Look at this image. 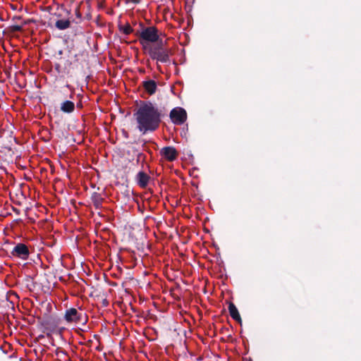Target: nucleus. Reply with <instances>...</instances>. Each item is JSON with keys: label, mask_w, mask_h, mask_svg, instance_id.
I'll return each mask as SVG.
<instances>
[{"label": "nucleus", "mask_w": 361, "mask_h": 361, "mask_svg": "<svg viewBox=\"0 0 361 361\" xmlns=\"http://www.w3.org/2000/svg\"><path fill=\"white\" fill-rule=\"evenodd\" d=\"M137 129L142 135L155 131L161 123V113L151 102L141 104L134 113Z\"/></svg>", "instance_id": "obj_1"}, {"label": "nucleus", "mask_w": 361, "mask_h": 361, "mask_svg": "<svg viewBox=\"0 0 361 361\" xmlns=\"http://www.w3.org/2000/svg\"><path fill=\"white\" fill-rule=\"evenodd\" d=\"M142 46L152 59L161 63L169 62V50L163 47L162 41L155 45L145 44L142 42Z\"/></svg>", "instance_id": "obj_2"}, {"label": "nucleus", "mask_w": 361, "mask_h": 361, "mask_svg": "<svg viewBox=\"0 0 361 361\" xmlns=\"http://www.w3.org/2000/svg\"><path fill=\"white\" fill-rule=\"evenodd\" d=\"M159 39L158 30L155 27L151 26L143 28L140 32V43L149 44V42H156Z\"/></svg>", "instance_id": "obj_3"}, {"label": "nucleus", "mask_w": 361, "mask_h": 361, "mask_svg": "<svg viewBox=\"0 0 361 361\" xmlns=\"http://www.w3.org/2000/svg\"><path fill=\"white\" fill-rule=\"evenodd\" d=\"M171 121L176 125L183 124L187 119V114L184 109L176 107L170 112Z\"/></svg>", "instance_id": "obj_4"}, {"label": "nucleus", "mask_w": 361, "mask_h": 361, "mask_svg": "<svg viewBox=\"0 0 361 361\" xmlns=\"http://www.w3.org/2000/svg\"><path fill=\"white\" fill-rule=\"evenodd\" d=\"M11 254L13 257L27 260L29 257L30 252L27 245L23 243H18L12 250Z\"/></svg>", "instance_id": "obj_5"}, {"label": "nucleus", "mask_w": 361, "mask_h": 361, "mask_svg": "<svg viewBox=\"0 0 361 361\" xmlns=\"http://www.w3.org/2000/svg\"><path fill=\"white\" fill-rule=\"evenodd\" d=\"M161 155L168 161H172L177 157L178 153L173 147H165L160 151Z\"/></svg>", "instance_id": "obj_6"}, {"label": "nucleus", "mask_w": 361, "mask_h": 361, "mask_svg": "<svg viewBox=\"0 0 361 361\" xmlns=\"http://www.w3.org/2000/svg\"><path fill=\"white\" fill-rule=\"evenodd\" d=\"M64 318L68 322H76L80 320V314L76 309L71 308L66 311Z\"/></svg>", "instance_id": "obj_7"}, {"label": "nucleus", "mask_w": 361, "mask_h": 361, "mask_svg": "<svg viewBox=\"0 0 361 361\" xmlns=\"http://www.w3.org/2000/svg\"><path fill=\"white\" fill-rule=\"evenodd\" d=\"M149 179V176L143 171L138 172L136 176L137 184L142 188H145L147 185Z\"/></svg>", "instance_id": "obj_8"}, {"label": "nucleus", "mask_w": 361, "mask_h": 361, "mask_svg": "<svg viewBox=\"0 0 361 361\" xmlns=\"http://www.w3.org/2000/svg\"><path fill=\"white\" fill-rule=\"evenodd\" d=\"M228 311H229L231 317L233 319H235V321L238 322L239 323L242 322V320H241L240 314L238 312V310L237 307H235V305L233 303H232V302L229 303V305H228Z\"/></svg>", "instance_id": "obj_9"}, {"label": "nucleus", "mask_w": 361, "mask_h": 361, "mask_svg": "<svg viewBox=\"0 0 361 361\" xmlns=\"http://www.w3.org/2000/svg\"><path fill=\"white\" fill-rule=\"evenodd\" d=\"M61 111L64 113H72L74 111L75 109V104L73 102H71L69 100H66L61 103Z\"/></svg>", "instance_id": "obj_10"}, {"label": "nucleus", "mask_w": 361, "mask_h": 361, "mask_svg": "<svg viewBox=\"0 0 361 361\" xmlns=\"http://www.w3.org/2000/svg\"><path fill=\"white\" fill-rule=\"evenodd\" d=\"M55 26L59 30L68 29L71 26V20L69 19L58 20L55 23Z\"/></svg>", "instance_id": "obj_11"}, {"label": "nucleus", "mask_w": 361, "mask_h": 361, "mask_svg": "<svg viewBox=\"0 0 361 361\" xmlns=\"http://www.w3.org/2000/svg\"><path fill=\"white\" fill-rule=\"evenodd\" d=\"M144 87L149 94H153L157 90V84L154 80H150L144 82Z\"/></svg>", "instance_id": "obj_12"}, {"label": "nucleus", "mask_w": 361, "mask_h": 361, "mask_svg": "<svg viewBox=\"0 0 361 361\" xmlns=\"http://www.w3.org/2000/svg\"><path fill=\"white\" fill-rule=\"evenodd\" d=\"M91 200L96 207V209H99L102 207V203L103 201V198L101 197V195L97 192H94L92 195Z\"/></svg>", "instance_id": "obj_13"}, {"label": "nucleus", "mask_w": 361, "mask_h": 361, "mask_svg": "<svg viewBox=\"0 0 361 361\" xmlns=\"http://www.w3.org/2000/svg\"><path fill=\"white\" fill-rule=\"evenodd\" d=\"M132 32V28L130 25H127L123 28V32L126 35L130 34Z\"/></svg>", "instance_id": "obj_14"}, {"label": "nucleus", "mask_w": 361, "mask_h": 361, "mask_svg": "<svg viewBox=\"0 0 361 361\" xmlns=\"http://www.w3.org/2000/svg\"><path fill=\"white\" fill-rule=\"evenodd\" d=\"M127 3H133L134 4H137L140 2V0H126Z\"/></svg>", "instance_id": "obj_15"}, {"label": "nucleus", "mask_w": 361, "mask_h": 361, "mask_svg": "<svg viewBox=\"0 0 361 361\" xmlns=\"http://www.w3.org/2000/svg\"><path fill=\"white\" fill-rule=\"evenodd\" d=\"M21 30V26L20 25H15L13 26V30L15 31H20Z\"/></svg>", "instance_id": "obj_16"}, {"label": "nucleus", "mask_w": 361, "mask_h": 361, "mask_svg": "<svg viewBox=\"0 0 361 361\" xmlns=\"http://www.w3.org/2000/svg\"><path fill=\"white\" fill-rule=\"evenodd\" d=\"M75 13H76V16H77L78 18H80V17H81V16H80V13L78 12V10H76V11H75Z\"/></svg>", "instance_id": "obj_17"}]
</instances>
